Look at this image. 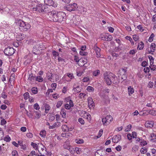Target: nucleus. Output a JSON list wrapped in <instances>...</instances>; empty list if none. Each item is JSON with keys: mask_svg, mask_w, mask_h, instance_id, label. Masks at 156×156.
Listing matches in <instances>:
<instances>
[{"mask_svg": "<svg viewBox=\"0 0 156 156\" xmlns=\"http://www.w3.org/2000/svg\"><path fill=\"white\" fill-rule=\"evenodd\" d=\"M140 151L142 154H144L147 151V149L145 147L142 148L141 149Z\"/></svg>", "mask_w": 156, "mask_h": 156, "instance_id": "nucleus-43", "label": "nucleus"}, {"mask_svg": "<svg viewBox=\"0 0 156 156\" xmlns=\"http://www.w3.org/2000/svg\"><path fill=\"white\" fill-rule=\"evenodd\" d=\"M51 75L50 76H48V79L50 81L54 82V81H56L58 80V76L57 75L55 74L50 73Z\"/></svg>", "mask_w": 156, "mask_h": 156, "instance_id": "nucleus-10", "label": "nucleus"}, {"mask_svg": "<svg viewBox=\"0 0 156 156\" xmlns=\"http://www.w3.org/2000/svg\"><path fill=\"white\" fill-rule=\"evenodd\" d=\"M78 121L82 125L84 124V121L82 118H79L78 120Z\"/></svg>", "mask_w": 156, "mask_h": 156, "instance_id": "nucleus-48", "label": "nucleus"}, {"mask_svg": "<svg viewBox=\"0 0 156 156\" xmlns=\"http://www.w3.org/2000/svg\"><path fill=\"white\" fill-rule=\"evenodd\" d=\"M12 81H14L15 77V75L14 73L12 74L10 77Z\"/></svg>", "mask_w": 156, "mask_h": 156, "instance_id": "nucleus-60", "label": "nucleus"}, {"mask_svg": "<svg viewBox=\"0 0 156 156\" xmlns=\"http://www.w3.org/2000/svg\"><path fill=\"white\" fill-rule=\"evenodd\" d=\"M86 96V94L85 93H80L79 95V97L81 99L84 98Z\"/></svg>", "mask_w": 156, "mask_h": 156, "instance_id": "nucleus-46", "label": "nucleus"}, {"mask_svg": "<svg viewBox=\"0 0 156 156\" xmlns=\"http://www.w3.org/2000/svg\"><path fill=\"white\" fill-rule=\"evenodd\" d=\"M105 81L108 85H110L112 83L117 84L119 82L116 76L113 73L109 72H106L104 74Z\"/></svg>", "mask_w": 156, "mask_h": 156, "instance_id": "nucleus-2", "label": "nucleus"}, {"mask_svg": "<svg viewBox=\"0 0 156 156\" xmlns=\"http://www.w3.org/2000/svg\"><path fill=\"white\" fill-rule=\"evenodd\" d=\"M133 38L135 41H136L138 40L139 39V37L138 36L136 35H133Z\"/></svg>", "mask_w": 156, "mask_h": 156, "instance_id": "nucleus-55", "label": "nucleus"}, {"mask_svg": "<svg viewBox=\"0 0 156 156\" xmlns=\"http://www.w3.org/2000/svg\"><path fill=\"white\" fill-rule=\"evenodd\" d=\"M36 80L39 82H41L43 81V78L40 76H37V77H35Z\"/></svg>", "mask_w": 156, "mask_h": 156, "instance_id": "nucleus-32", "label": "nucleus"}, {"mask_svg": "<svg viewBox=\"0 0 156 156\" xmlns=\"http://www.w3.org/2000/svg\"><path fill=\"white\" fill-rule=\"evenodd\" d=\"M148 58L150 60V65L151 66L153 64L154 58L151 56H149Z\"/></svg>", "mask_w": 156, "mask_h": 156, "instance_id": "nucleus-31", "label": "nucleus"}, {"mask_svg": "<svg viewBox=\"0 0 156 156\" xmlns=\"http://www.w3.org/2000/svg\"><path fill=\"white\" fill-rule=\"evenodd\" d=\"M4 136L3 131L0 129V140H2L3 139Z\"/></svg>", "mask_w": 156, "mask_h": 156, "instance_id": "nucleus-44", "label": "nucleus"}, {"mask_svg": "<svg viewBox=\"0 0 156 156\" xmlns=\"http://www.w3.org/2000/svg\"><path fill=\"white\" fill-rule=\"evenodd\" d=\"M31 145L34 148H35L36 150L37 149V145L36 144L32 142Z\"/></svg>", "mask_w": 156, "mask_h": 156, "instance_id": "nucleus-56", "label": "nucleus"}, {"mask_svg": "<svg viewBox=\"0 0 156 156\" xmlns=\"http://www.w3.org/2000/svg\"><path fill=\"white\" fill-rule=\"evenodd\" d=\"M33 43V45H34V47L33 50V52L34 54H36V51L38 50V48L40 47V44L38 42H34Z\"/></svg>", "mask_w": 156, "mask_h": 156, "instance_id": "nucleus-12", "label": "nucleus"}, {"mask_svg": "<svg viewBox=\"0 0 156 156\" xmlns=\"http://www.w3.org/2000/svg\"><path fill=\"white\" fill-rule=\"evenodd\" d=\"M110 90L108 89H104L102 90V92L103 94H107L109 92Z\"/></svg>", "mask_w": 156, "mask_h": 156, "instance_id": "nucleus-45", "label": "nucleus"}, {"mask_svg": "<svg viewBox=\"0 0 156 156\" xmlns=\"http://www.w3.org/2000/svg\"><path fill=\"white\" fill-rule=\"evenodd\" d=\"M152 21L156 23V14L153 16Z\"/></svg>", "mask_w": 156, "mask_h": 156, "instance_id": "nucleus-64", "label": "nucleus"}, {"mask_svg": "<svg viewBox=\"0 0 156 156\" xmlns=\"http://www.w3.org/2000/svg\"><path fill=\"white\" fill-rule=\"evenodd\" d=\"M78 8L77 4L75 3H73L72 4H69L65 6V8L66 10L69 12L76 10Z\"/></svg>", "mask_w": 156, "mask_h": 156, "instance_id": "nucleus-5", "label": "nucleus"}, {"mask_svg": "<svg viewBox=\"0 0 156 156\" xmlns=\"http://www.w3.org/2000/svg\"><path fill=\"white\" fill-rule=\"evenodd\" d=\"M87 90L89 92H92L94 91V89L92 87L89 86L87 87Z\"/></svg>", "mask_w": 156, "mask_h": 156, "instance_id": "nucleus-38", "label": "nucleus"}, {"mask_svg": "<svg viewBox=\"0 0 156 156\" xmlns=\"http://www.w3.org/2000/svg\"><path fill=\"white\" fill-rule=\"evenodd\" d=\"M100 38L102 40L108 41H110L112 39V36L108 33L101 34L100 35Z\"/></svg>", "mask_w": 156, "mask_h": 156, "instance_id": "nucleus-6", "label": "nucleus"}, {"mask_svg": "<svg viewBox=\"0 0 156 156\" xmlns=\"http://www.w3.org/2000/svg\"><path fill=\"white\" fill-rule=\"evenodd\" d=\"M35 77L32 74H30L29 76L28 80L31 82H33L35 79Z\"/></svg>", "mask_w": 156, "mask_h": 156, "instance_id": "nucleus-23", "label": "nucleus"}, {"mask_svg": "<svg viewBox=\"0 0 156 156\" xmlns=\"http://www.w3.org/2000/svg\"><path fill=\"white\" fill-rule=\"evenodd\" d=\"M100 73V70H97L93 72V75L94 76H97Z\"/></svg>", "mask_w": 156, "mask_h": 156, "instance_id": "nucleus-42", "label": "nucleus"}, {"mask_svg": "<svg viewBox=\"0 0 156 156\" xmlns=\"http://www.w3.org/2000/svg\"><path fill=\"white\" fill-rule=\"evenodd\" d=\"M33 11H37L39 12H47L48 11V9L46 8L45 6L43 4H39L36 5L35 7L34 6L33 8Z\"/></svg>", "mask_w": 156, "mask_h": 156, "instance_id": "nucleus-4", "label": "nucleus"}, {"mask_svg": "<svg viewBox=\"0 0 156 156\" xmlns=\"http://www.w3.org/2000/svg\"><path fill=\"white\" fill-rule=\"evenodd\" d=\"M80 54L81 55L85 56L87 55V53L83 51H80Z\"/></svg>", "mask_w": 156, "mask_h": 156, "instance_id": "nucleus-47", "label": "nucleus"}, {"mask_svg": "<svg viewBox=\"0 0 156 156\" xmlns=\"http://www.w3.org/2000/svg\"><path fill=\"white\" fill-rule=\"evenodd\" d=\"M23 96L25 100L29 98H30L29 93L28 92L25 93L23 94Z\"/></svg>", "mask_w": 156, "mask_h": 156, "instance_id": "nucleus-35", "label": "nucleus"}, {"mask_svg": "<svg viewBox=\"0 0 156 156\" xmlns=\"http://www.w3.org/2000/svg\"><path fill=\"white\" fill-rule=\"evenodd\" d=\"M87 59L86 58H83L80 59V62H82L83 63V65H84L87 62Z\"/></svg>", "mask_w": 156, "mask_h": 156, "instance_id": "nucleus-30", "label": "nucleus"}, {"mask_svg": "<svg viewBox=\"0 0 156 156\" xmlns=\"http://www.w3.org/2000/svg\"><path fill=\"white\" fill-rule=\"evenodd\" d=\"M18 23L20 29L22 30L27 31L30 28L31 26L29 23L25 22L21 20H19Z\"/></svg>", "mask_w": 156, "mask_h": 156, "instance_id": "nucleus-3", "label": "nucleus"}, {"mask_svg": "<svg viewBox=\"0 0 156 156\" xmlns=\"http://www.w3.org/2000/svg\"><path fill=\"white\" fill-rule=\"evenodd\" d=\"M66 100L67 102V100H69V104L68 103L66 104L65 105V108L67 109H69L71 107H73V104L72 101L70 99V97H68L66 99Z\"/></svg>", "mask_w": 156, "mask_h": 156, "instance_id": "nucleus-9", "label": "nucleus"}, {"mask_svg": "<svg viewBox=\"0 0 156 156\" xmlns=\"http://www.w3.org/2000/svg\"><path fill=\"white\" fill-rule=\"evenodd\" d=\"M61 115H62V116L63 118H65L66 117V111L65 109H62L61 110L60 112Z\"/></svg>", "mask_w": 156, "mask_h": 156, "instance_id": "nucleus-27", "label": "nucleus"}, {"mask_svg": "<svg viewBox=\"0 0 156 156\" xmlns=\"http://www.w3.org/2000/svg\"><path fill=\"white\" fill-rule=\"evenodd\" d=\"M102 133H103V130H102V129H100L99 130V132L98 133V136H97V138H99L101 136V135H102Z\"/></svg>", "mask_w": 156, "mask_h": 156, "instance_id": "nucleus-53", "label": "nucleus"}, {"mask_svg": "<svg viewBox=\"0 0 156 156\" xmlns=\"http://www.w3.org/2000/svg\"><path fill=\"white\" fill-rule=\"evenodd\" d=\"M151 70H154L156 69V66L154 65H151L150 66Z\"/></svg>", "mask_w": 156, "mask_h": 156, "instance_id": "nucleus-62", "label": "nucleus"}, {"mask_svg": "<svg viewBox=\"0 0 156 156\" xmlns=\"http://www.w3.org/2000/svg\"><path fill=\"white\" fill-rule=\"evenodd\" d=\"M156 45L154 43H152L150 46V49L151 51L154 52L155 50Z\"/></svg>", "mask_w": 156, "mask_h": 156, "instance_id": "nucleus-21", "label": "nucleus"}, {"mask_svg": "<svg viewBox=\"0 0 156 156\" xmlns=\"http://www.w3.org/2000/svg\"><path fill=\"white\" fill-rule=\"evenodd\" d=\"M151 138H153L151 139L152 140H153L154 139H156V135L154 133H152L151 134Z\"/></svg>", "mask_w": 156, "mask_h": 156, "instance_id": "nucleus-58", "label": "nucleus"}, {"mask_svg": "<svg viewBox=\"0 0 156 156\" xmlns=\"http://www.w3.org/2000/svg\"><path fill=\"white\" fill-rule=\"evenodd\" d=\"M147 112L149 113V114L153 115H156V111L155 110H148Z\"/></svg>", "mask_w": 156, "mask_h": 156, "instance_id": "nucleus-26", "label": "nucleus"}, {"mask_svg": "<svg viewBox=\"0 0 156 156\" xmlns=\"http://www.w3.org/2000/svg\"><path fill=\"white\" fill-rule=\"evenodd\" d=\"M144 47V43L143 42H140V43L139 44L137 47V49L139 50L142 49Z\"/></svg>", "mask_w": 156, "mask_h": 156, "instance_id": "nucleus-24", "label": "nucleus"}, {"mask_svg": "<svg viewBox=\"0 0 156 156\" xmlns=\"http://www.w3.org/2000/svg\"><path fill=\"white\" fill-rule=\"evenodd\" d=\"M137 51L136 50H130L129 52V53L130 55H133Z\"/></svg>", "mask_w": 156, "mask_h": 156, "instance_id": "nucleus-52", "label": "nucleus"}, {"mask_svg": "<svg viewBox=\"0 0 156 156\" xmlns=\"http://www.w3.org/2000/svg\"><path fill=\"white\" fill-rule=\"evenodd\" d=\"M126 39L127 40H129L131 43L132 45H133L134 44V42L130 37L129 36H127L126 37Z\"/></svg>", "mask_w": 156, "mask_h": 156, "instance_id": "nucleus-34", "label": "nucleus"}, {"mask_svg": "<svg viewBox=\"0 0 156 156\" xmlns=\"http://www.w3.org/2000/svg\"><path fill=\"white\" fill-rule=\"evenodd\" d=\"M35 113V118L37 119H39L41 116V112L40 111H34Z\"/></svg>", "mask_w": 156, "mask_h": 156, "instance_id": "nucleus-20", "label": "nucleus"}, {"mask_svg": "<svg viewBox=\"0 0 156 156\" xmlns=\"http://www.w3.org/2000/svg\"><path fill=\"white\" fill-rule=\"evenodd\" d=\"M54 116L52 115H49V120L50 121H52L55 119Z\"/></svg>", "mask_w": 156, "mask_h": 156, "instance_id": "nucleus-59", "label": "nucleus"}, {"mask_svg": "<svg viewBox=\"0 0 156 156\" xmlns=\"http://www.w3.org/2000/svg\"><path fill=\"white\" fill-rule=\"evenodd\" d=\"M88 106L89 108H93L94 105V104L92 98L90 97L88 98Z\"/></svg>", "mask_w": 156, "mask_h": 156, "instance_id": "nucleus-14", "label": "nucleus"}, {"mask_svg": "<svg viewBox=\"0 0 156 156\" xmlns=\"http://www.w3.org/2000/svg\"><path fill=\"white\" fill-rule=\"evenodd\" d=\"M113 119L112 117L110 115H108L105 118L102 119V122L104 125H107L109 124Z\"/></svg>", "mask_w": 156, "mask_h": 156, "instance_id": "nucleus-7", "label": "nucleus"}, {"mask_svg": "<svg viewBox=\"0 0 156 156\" xmlns=\"http://www.w3.org/2000/svg\"><path fill=\"white\" fill-rule=\"evenodd\" d=\"M61 128L62 131L64 132H68L69 131V128L66 125H62Z\"/></svg>", "mask_w": 156, "mask_h": 156, "instance_id": "nucleus-19", "label": "nucleus"}, {"mask_svg": "<svg viewBox=\"0 0 156 156\" xmlns=\"http://www.w3.org/2000/svg\"><path fill=\"white\" fill-rule=\"evenodd\" d=\"M76 142L78 144H83L84 142V140L82 139H77L75 140Z\"/></svg>", "mask_w": 156, "mask_h": 156, "instance_id": "nucleus-33", "label": "nucleus"}, {"mask_svg": "<svg viewBox=\"0 0 156 156\" xmlns=\"http://www.w3.org/2000/svg\"><path fill=\"white\" fill-rule=\"evenodd\" d=\"M74 151L76 152L77 154H80V152L81 151L80 149L78 147L75 148Z\"/></svg>", "mask_w": 156, "mask_h": 156, "instance_id": "nucleus-49", "label": "nucleus"}, {"mask_svg": "<svg viewBox=\"0 0 156 156\" xmlns=\"http://www.w3.org/2000/svg\"><path fill=\"white\" fill-rule=\"evenodd\" d=\"M32 92L34 94H37L38 92L37 88L36 87H33L31 89Z\"/></svg>", "mask_w": 156, "mask_h": 156, "instance_id": "nucleus-29", "label": "nucleus"}, {"mask_svg": "<svg viewBox=\"0 0 156 156\" xmlns=\"http://www.w3.org/2000/svg\"><path fill=\"white\" fill-rule=\"evenodd\" d=\"M4 140L5 141H6V142H9L10 140L11 139L10 137L8 136H7L4 138Z\"/></svg>", "mask_w": 156, "mask_h": 156, "instance_id": "nucleus-51", "label": "nucleus"}, {"mask_svg": "<svg viewBox=\"0 0 156 156\" xmlns=\"http://www.w3.org/2000/svg\"><path fill=\"white\" fill-rule=\"evenodd\" d=\"M44 2L46 5L49 6H52L54 7L57 6V4L54 2L52 0H44Z\"/></svg>", "mask_w": 156, "mask_h": 156, "instance_id": "nucleus-11", "label": "nucleus"}, {"mask_svg": "<svg viewBox=\"0 0 156 156\" xmlns=\"http://www.w3.org/2000/svg\"><path fill=\"white\" fill-rule=\"evenodd\" d=\"M128 94L129 95H130L134 92V90L133 88L131 86H129L128 88Z\"/></svg>", "mask_w": 156, "mask_h": 156, "instance_id": "nucleus-22", "label": "nucleus"}, {"mask_svg": "<svg viewBox=\"0 0 156 156\" xmlns=\"http://www.w3.org/2000/svg\"><path fill=\"white\" fill-rule=\"evenodd\" d=\"M154 34L152 33L151 35H150V37H149V39H148V41L150 42H152L153 40V38L154 37Z\"/></svg>", "mask_w": 156, "mask_h": 156, "instance_id": "nucleus-37", "label": "nucleus"}, {"mask_svg": "<svg viewBox=\"0 0 156 156\" xmlns=\"http://www.w3.org/2000/svg\"><path fill=\"white\" fill-rule=\"evenodd\" d=\"M126 70L124 69H121V71L120 72V75L122 76V79H123L124 78H126Z\"/></svg>", "mask_w": 156, "mask_h": 156, "instance_id": "nucleus-17", "label": "nucleus"}, {"mask_svg": "<svg viewBox=\"0 0 156 156\" xmlns=\"http://www.w3.org/2000/svg\"><path fill=\"white\" fill-rule=\"evenodd\" d=\"M89 80V78L88 77H85L82 79L83 82H86Z\"/></svg>", "mask_w": 156, "mask_h": 156, "instance_id": "nucleus-61", "label": "nucleus"}, {"mask_svg": "<svg viewBox=\"0 0 156 156\" xmlns=\"http://www.w3.org/2000/svg\"><path fill=\"white\" fill-rule=\"evenodd\" d=\"M154 125V123L151 121H147L145 124V126L147 127L151 128L153 127Z\"/></svg>", "mask_w": 156, "mask_h": 156, "instance_id": "nucleus-16", "label": "nucleus"}, {"mask_svg": "<svg viewBox=\"0 0 156 156\" xmlns=\"http://www.w3.org/2000/svg\"><path fill=\"white\" fill-rule=\"evenodd\" d=\"M132 128V126L130 124L128 125L126 128L125 130V131L126 132H128L130 131Z\"/></svg>", "mask_w": 156, "mask_h": 156, "instance_id": "nucleus-39", "label": "nucleus"}, {"mask_svg": "<svg viewBox=\"0 0 156 156\" xmlns=\"http://www.w3.org/2000/svg\"><path fill=\"white\" fill-rule=\"evenodd\" d=\"M35 151H32L28 156H33L35 154Z\"/></svg>", "mask_w": 156, "mask_h": 156, "instance_id": "nucleus-63", "label": "nucleus"}, {"mask_svg": "<svg viewBox=\"0 0 156 156\" xmlns=\"http://www.w3.org/2000/svg\"><path fill=\"white\" fill-rule=\"evenodd\" d=\"M12 154L13 156H19L16 150L13 151L12 152Z\"/></svg>", "mask_w": 156, "mask_h": 156, "instance_id": "nucleus-50", "label": "nucleus"}, {"mask_svg": "<svg viewBox=\"0 0 156 156\" xmlns=\"http://www.w3.org/2000/svg\"><path fill=\"white\" fill-rule=\"evenodd\" d=\"M33 107L36 110H38L40 108V106L37 103H36L34 104Z\"/></svg>", "mask_w": 156, "mask_h": 156, "instance_id": "nucleus-40", "label": "nucleus"}, {"mask_svg": "<svg viewBox=\"0 0 156 156\" xmlns=\"http://www.w3.org/2000/svg\"><path fill=\"white\" fill-rule=\"evenodd\" d=\"M45 107V112L46 113H47L48 112L49 110L50 109L51 107L48 104H45L44 105Z\"/></svg>", "mask_w": 156, "mask_h": 156, "instance_id": "nucleus-25", "label": "nucleus"}, {"mask_svg": "<svg viewBox=\"0 0 156 156\" xmlns=\"http://www.w3.org/2000/svg\"><path fill=\"white\" fill-rule=\"evenodd\" d=\"M15 52L14 49L12 48L8 47L4 50V53L5 55L8 56H11Z\"/></svg>", "mask_w": 156, "mask_h": 156, "instance_id": "nucleus-8", "label": "nucleus"}, {"mask_svg": "<svg viewBox=\"0 0 156 156\" xmlns=\"http://www.w3.org/2000/svg\"><path fill=\"white\" fill-rule=\"evenodd\" d=\"M73 90L74 91V93L76 94L80 92L82 90V88L80 87L79 86H78L76 87L73 88Z\"/></svg>", "mask_w": 156, "mask_h": 156, "instance_id": "nucleus-18", "label": "nucleus"}, {"mask_svg": "<svg viewBox=\"0 0 156 156\" xmlns=\"http://www.w3.org/2000/svg\"><path fill=\"white\" fill-rule=\"evenodd\" d=\"M46 134V131L44 130L41 131L40 133L41 136L43 137H44L45 136Z\"/></svg>", "mask_w": 156, "mask_h": 156, "instance_id": "nucleus-36", "label": "nucleus"}, {"mask_svg": "<svg viewBox=\"0 0 156 156\" xmlns=\"http://www.w3.org/2000/svg\"><path fill=\"white\" fill-rule=\"evenodd\" d=\"M48 15L50 19V20L55 22H61L66 18V14L62 12L52 11L49 12Z\"/></svg>", "mask_w": 156, "mask_h": 156, "instance_id": "nucleus-1", "label": "nucleus"}, {"mask_svg": "<svg viewBox=\"0 0 156 156\" xmlns=\"http://www.w3.org/2000/svg\"><path fill=\"white\" fill-rule=\"evenodd\" d=\"M108 31L111 33H113L114 30V29L111 27H108Z\"/></svg>", "mask_w": 156, "mask_h": 156, "instance_id": "nucleus-57", "label": "nucleus"}, {"mask_svg": "<svg viewBox=\"0 0 156 156\" xmlns=\"http://www.w3.org/2000/svg\"><path fill=\"white\" fill-rule=\"evenodd\" d=\"M94 48L97 57L98 58L100 57L101 55L100 54V48L96 46H95L94 47Z\"/></svg>", "mask_w": 156, "mask_h": 156, "instance_id": "nucleus-15", "label": "nucleus"}, {"mask_svg": "<svg viewBox=\"0 0 156 156\" xmlns=\"http://www.w3.org/2000/svg\"><path fill=\"white\" fill-rule=\"evenodd\" d=\"M55 128L57 127L60 126V123L57 122L53 124Z\"/></svg>", "mask_w": 156, "mask_h": 156, "instance_id": "nucleus-54", "label": "nucleus"}, {"mask_svg": "<svg viewBox=\"0 0 156 156\" xmlns=\"http://www.w3.org/2000/svg\"><path fill=\"white\" fill-rule=\"evenodd\" d=\"M63 103V102L62 101H59L57 102V104L56 105V107L57 108H59L60 107Z\"/></svg>", "mask_w": 156, "mask_h": 156, "instance_id": "nucleus-41", "label": "nucleus"}, {"mask_svg": "<svg viewBox=\"0 0 156 156\" xmlns=\"http://www.w3.org/2000/svg\"><path fill=\"white\" fill-rule=\"evenodd\" d=\"M121 136L119 135L114 136L112 138V141L114 143L118 142L121 139Z\"/></svg>", "mask_w": 156, "mask_h": 156, "instance_id": "nucleus-13", "label": "nucleus"}, {"mask_svg": "<svg viewBox=\"0 0 156 156\" xmlns=\"http://www.w3.org/2000/svg\"><path fill=\"white\" fill-rule=\"evenodd\" d=\"M82 113H84V114L86 115L87 116V117L86 118L88 119V120H90L91 118V116L88 113V112H85L84 111H82Z\"/></svg>", "mask_w": 156, "mask_h": 156, "instance_id": "nucleus-28", "label": "nucleus"}]
</instances>
